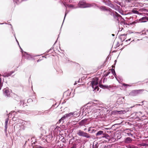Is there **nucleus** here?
I'll use <instances>...</instances> for the list:
<instances>
[{"label": "nucleus", "mask_w": 148, "mask_h": 148, "mask_svg": "<svg viewBox=\"0 0 148 148\" xmlns=\"http://www.w3.org/2000/svg\"><path fill=\"white\" fill-rule=\"evenodd\" d=\"M78 5L80 8H85L90 7L92 5L90 4L87 3L84 1H80Z\"/></svg>", "instance_id": "1"}, {"label": "nucleus", "mask_w": 148, "mask_h": 148, "mask_svg": "<svg viewBox=\"0 0 148 148\" xmlns=\"http://www.w3.org/2000/svg\"><path fill=\"white\" fill-rule=\"evenodd\" d=\"M144 91V90L143 89L134 90L132 91L130 94L131 95L135 96L139 94H142Z\"/></svg>", "instance_id": "2"}, {"label": "nucleus", "mask_w": 148, "mask_h": 148, "mask_svg": "<svg viewBox=\"0 0 148 148\" xmlns=\"http://www.w3.org/2000/svg\"><path fill=\"white\" fill-rule=\"evenodd\" d=\"M77 134L79 136L86 137L87 138H90V136L89 134L84 132L81 130H79L77 133Z\"/></svg>", "instance_id": "3"}, {"label": "nucleus", "mask_w": 148, "mask_h": 148, "mask_svg": "<svg viewBox=\"0 0 148 148\" xmlns=\"http://www.w3.org/2000/svg\"><path fill=\"white\" fill-rule=\"evenodd\" d=\"M99 8L101 11H106L107 12L108 14H111V10H112L110 8H107L104 6H100Z\"/></svg>", "instance_id": "4"}, {"label": "nucleus", "mask_w": 148, "mask_h": 148, "mask_svg": "<svg viewBox=\"0 0 148 148\" xmlns=\"http://www.w3.org/2000/svg\"><path fill=\"white\" fill-rule=\"evenodd\" d=\"M98 79L97 77H95L93 78L91 82L90 85L93 88H95V86L98 85Z\"/></svg>", "instance_id": "5"}, {"label": "nucleus", "mask_w": 148, "mask_h": 148, "mask_svg": "<svg viewBox=\"0 0 148 148\" xmlns=\"http://www.w3.org/2000/svg\"><path fill=\"white\" fill-rule=\"evenodd\" d=\"M3 92L4 94L8 97L10 96V93L9 90V89L8 88L3 89Z\"/></svg>", "instance_id": "6"}, {"label": "nucleus", "mask_w": 148, "mask_h": 148, "mask_svg": "<svg viewBox=\"0 0 148 148\" xmlns=\"http://www.w3.org/2000/svg\"><path fill=\"white\" fill-rule=\"evenodd\" d=\"M141 22H146L148 21V16H145L142 18L140 19Z\"/></svg>", "instance_id": "7"}, {"label": "nucleus", "mask_w": 148, "mask_h": 148, "mask_svg": "<svg viewBox=\"0 0 148 148\" xmlns=\"http://www.w3.org/2000/svg\"><path fill=\"white\" fill-rule=\"evenodd\" d=\"M127 34H123L121 35L120 36V38L121 39V41L123 42L125 41V39L126 38V37L127 36Z\"/></svg>", "instance_id": "8"}, {"label": "nucleus", "mask_w": 148, "mask_h": 148, "mask_svg": "<svg viewBox=\"0 0 148 148\" xmlns=\"http://www.w3.org/2000/svg\"><path fill=\"white\" fill-rule=\"evenodd\" d=\"M13 72L11 71L8 73H5L3 75V76L4 77H8L11 76V75Z\"/></svg>", "instance_id": "9"}, {"label": "nucleus", "mask_w": 148, "mask_h": 148, "mask_svg": "<svg viewBox=\"0 0 148 148\" xmlns=\"http://www.w3.org/2000/svg\"><path fill=\"white\" fill-rule=\"evenodd\" d=\"M99 86L101 88H102L103 89H108L109 88V87L108 86L106 85H103L101 84V81L99 82Z\"/></svg>", "instance_id": "10"}, {"label": "nucleus", "mask_w": 148, "mask_h": 148, "mask_svg": "<svg viewBox=\"0 0 148 148\" xmlns=\"http://www.w3.org/2000/svg\"><path fill=\"white\" fill-rule=\"evenodd\" d=\"M116 112L117 114H122L125 113L126 111L125 110L117 111Z\"/></svg>", "instance_id": "11"}, {"label": "nucleus", "mask_w": 148, "mask_h": 148, "mask_svg": "<svg viewBox=\"0 0 148 148\" xmlns=\"http://www.w3.org/2000/svg\"><path fill=\"white\" fill-rule=\"evenodd\" d=\"M135 114L136 116L135 117H136L140 118V117H141L143 116L140 115V114H142L140 112H136Z\"/></svg>", "instance_id": "12"}, {"label": "nucleus", "mask_w": 148, "mask_h": 148, "mask_svg": "<svg viewBox=\"0 0 148 148\" xmlns=\"http://www.w3.org/2000/svg\"><path fill=\"white\" fill-rule=\"evenodd\" d=\"M67 115H66V114L64 115L63 117H62L59 120V123L61 122L62 120H64L65 119H66V118H67Z\"/></svg>", "instance_id": "13"}, {"label": "nucleus", "mask_w": 148, "mask_h": 148, "mask_svg": "<svg viewBox=\"0 0 148 148\" xmlns=\"http://www.w3.org/2000/svg\"><path fill=\"white\" fill-rule=\"evenodd\" d=\"M103 132L102 131H98L96 134V136H98L102 134H103Z\"/></svg>", "instance_id": "14"}, {"label": "nucleus", "mask_w": 148, "mask_h": 148, "mask_svg": "<svg viewBox=\"0 0 148 148\" xmlns=\"http://www.w3.org/2000/svg\"><path fill=\"white\" fill-rule=\"evenodd\" d=\"M64 5L66 7V9H67V7L66 6H67L68 7L70 8H74V6L72 5H68V4H66L65 5L64 4Z\"/></svg>", "instance_id": "15"}, {"label": "nucleus", "mask_w": 148, "mask_h": 148, "mask_svg": "<svg viewBox=\"0 0 148 148\" xmlns=\"http://www.w3.org/2000/svg\"><path fill=\"white\" fill-rule=\"evenodd\" d=\"M132 141V139L130 137H127L125 139V141L127 143H129Z\"/></svg>", "instance_id": "16"}, {"label": "nucleus", "mask_w": 148, "mask_h": 148, "mask_svg": "<svg viewBox=\"0 0 148 148\" xmlns=\"http://www.w3.org/2000/svg\"><path fill=\"white\" fill-rule=\"evenodd\" d=\"M103 136H102V137H105L106 138L109 139V136L107 134H103Z\"/></svg>", "instance_id": "17"}, {"label": "nucleus", "mask_w": 148, "mask_h": 148, "mask_svg": "<svg viewBox=\"0 0 148 148\" xmlns=\"http://www.w3.org/2000/svg\"><path fill=\"white\" fill-rule=\"evenodd\" d=\"M109 70L110 71H111V72H112L113 75H116L115 70L114 69H111Z\"/></svg>", "instance_id": "18"}, {"label": "nucleus", "mask_w": 148, "mask_h": 148, "mask_svg": "<svg viewBox=\"0 0 148 148\" xmlns=\"http://www.w3.org/2000/svg\"><path fill=\"white\" fill-rule=\"evenodd\" d=\"M94 90H97V91H98L99 90V88L98 86V85L96 86H95V88H94Z\"/></svg>", "instance_id": "19"}, {"label": "nucleus", "mask_w": 148, "mask_h": 148, "mask_svg": "<svg viewBox=\"0 0 148 148\" xmlns=\"http://www.w3.org/2000/svg\"><path fill=\"white\" fill-rule=\"evenodd\" d=\"M110 72L111 71H110L109 70V71H108L107 73L105 74V77L108 76L109 75V74L110 73Z\"/></svg>", "instance_id": "20"}, {"label": "nucleus", "mask_w": 148, "mask_h": 148, "mask_svg": "<svg viewBox=\"0 0 148 148\" xmlns=\"http://www.w3.org/2000/svg\"><path fill=\"white\" fill-rule=\"evenodd\" d=\"M1 79L0 78V90L1 89L3 86V83L1 82Z\"/></svg>", "instance_id": "21"}, {"label": "nucleus", "mask_w": 148, "mask_h": 148, "mask_svg": "<svg viewBox=\"0 0 148 148\" xmlns=\"http://www.w3.org/2000/svg\"><path fill=\"white\" fill-rule=\"evenodd\" d=\"M8 123V120H6V121L5 122V127L6 129H7V127Z\"/></svg>", "instance_id": "22"}, {"label": "nucleus", "mask_w": 148, "mask_h": 148, "mask_svg": "<svg viewBox=\"0 0 148 148\" xmlns=\"http://www.w3.org/2000/svg\"><path fill=\"white\" fill-rule=\"evenodd\" d=\"M73 113L71 112L69 114H66V115H67V117H69L73 115Z\"/></svg>", "instance_id": "23"}, {"label": "nucleus", "mask_w": 148, "mask_h": 148, "mask_svg": "<svg viewBox=\"0 0 148 148\" xmlns=\"http://www.w3.org/2000/svg\"><path fill=\"white\" fill-rule=\"evenodd\" d=\"M127 147L128 148H136L135 146L131 145H128V146Z\"/></svg>", "instance_id": "24"}, {"label": "nucleus", "mask_w": 148, "mask_h": 148, "mask_svg": "<svg viewBox=\"0 0 148 148\" xmlns=\"http://www.w3.org/2000/svg\"><path fill=\"white\" fill-rule=\"evenodd\" d=\"M145 34L148 36V29H147L144 33Z\"/></svg>", "instance_id": "25"}, {"label": "nucleus", "mask_w": 148, "mask_h": 148, "mask_svg": "<svg viewBox=\"0 0 148 148\" xmlns=\"http://www.w3.org/2000/svg\"><path fill=\"white\" fill-rule=\"evenodd\" d=\"M76 146L75 145H73V146L71 148H76Z\"/></svg>", "instance_id": "26"}, {"label": "nucleus", "mask_w": 148, "mask_h": 148, "mask_svg": "<svg viewBox=\"0 0 148 148\" xmlns=\"http://www.w3.org/2000/svg\"><path fill=\"white\" fill-rule=\"evenodd\" d=\"M134 12L135 13L137 14L138 13V12L137 11H134Z\"/></svg>", "instance_id": "27"}, {"label": "nucleus", "mask_w": 148, "mask_h": 148, "mask_svg": "<svg viewBox=\"0 0 148 148\" xmlns=\"http://www.w3.org/2000/svg\"><path fill=\"white\" fill-rule=\"evenodd\" d=\"M38 148H45V147H44L41 146H39L38 147Z\"/></svg>", "instance_id": "28"}, {"label": "nucleus", "mask_w": 148, "mask_h": 148, "mask_svg": "<svg viewBox=\"0 0 148 148\" xmlns=\"http://www.w3.org/2000/svg\"><path fill=\"white\" fill-rule=\"evenodd\" d=\"M127 134H128V135H129V136H132V134L130 133H127Z\"/></svg>", "instance_id": "29"}, {"label": "nucleus", "mask_w": 148, "mask_h": 148, "mask_svg": "<svg viewBox=\"0 0 148 148\" xmlns=\"http://www.w3.org/2000/svg\"><path fill=\"white\" fill-rule=\"evenodd\" d=\"M42 59H39L37 61L38 62H40V61H42Z\"/></svg>", "instance_id": "30"}, {"label": "nucleus", "mask_w": 148, "mask_h": 148, "mask_svg": "<svg viewBox=\"0 0 148 148\" xmlns=\"http://www.w3.org/2000/svg\"><path fill=\"white\" fill-rule=\"evenodd\" d=\"M131 39H129L128 40H127L125 41V42H127L128 41H130Z\"/></svg>", "instance_id": "31"}, {"label": "nucleus", "mask_w": 148, "mask_h": 148, "mask_svg": "<svg viewBox=\"0 0 148 148\" xmlns=\"http://www.w3.org/2000/svg\"><path fill=\"white\" fill-rule=\"evenodd\" d=\"M137 22H139V21H135L133 23H136Z\"/></svg>", "instance_id": "32"}, {"label": "nucleus", "mask_w": 148, "mask_h": 148, "mask_svg": "<svg viewBox=\"0 0 148 148\" xmlns=\"http://www.w3.org/2000/svg\"><path fill=\"white\" fill-rule=\"evenodd\" d=\"M90 130V127L88 129V131L89 132Z\"/></svg>", "instance_id": "33"}, {"label": "nucleus", "mask_w": 148, "mask_h": 148, "mask_svg": "<svg viewBox=\"0 0 148 148\" xmlns=\"http://www.w3.org/2000/svg\"><path fill=\"white\" fill-rule=\"evenodd\" d=\"M14 119V117H13V118H12V119L13 120H15V119Z\"/></svg>", "instance_id": "34"}, {"label": "nucleus", "mask_w": 148, "mask_h": 148, "mask_svg": "<svg viewBox=\"0 0 148 148\" xmlns=\"http://www.w3.org/2000/svg\"><path fill=\"white\" fill-rule=\"evenodd\" d=\"M112 68H114V66H112Z\"/></svg>", "instance_id": "35"}, {"label": "nucleus", "mask_w": 148, "mask_h": 148, "mask_svg": "<svg viewBox=\"0 0 148 148\" xmlns=\"http://www.w3.org/2000/svg\"><path fill=\"white\" fill-rule=\"evenodd\" d=\"M67 13H66V12H65V16L66 15V14Z\"/></svg>", "instance_id": "36"}, {"label": "nucleus", "mask_w": 148, "mask_h": 148, "mask_svg": "<svg viewBox=\"0 0 148 148\" xmlns=\"http://www.w3.org/2000/svg\"><path fill=\"white\" fill-rule=\"evenodd\" d=\"M86 130V128H85L84 129V130Z\"/></svg>", "instance_id": "37"}, {"label": "nucleus", "mask_w": 148, "mask_h": 148, "mask_svg": "<svg viewBox=\"0 0 148 148\" xmlns=\"http://www.w3.org/2000/svg\"><path fill=\"white\" fill-rule=\"evenodd\" d=\"M112 35L113 36L114 35V34H112Z\"/></svg>", "instance_id": "38"}, {"label": "nucleus", "mask_w": 148, "mask_h": 148, "mask_svg": "<svg viewBox=\"0 0 148 148\" xmlns=\"http://www.w3.org/2000/svg\"><path fill=\"white\" fill-rule=\"evenodd\" d=\"M105 0H104L103 1V2L105 3H106V2H105Z\"/></svg>", "instance_id": "39"}, {"label": "nucleus", "mask_w": 148, "mask_h": 148, "mask_svg": "<svg viewBox=\"0 0 148 148\" xmlns=\"http://www.w3.org/2000/svg\"><path fill=\"white\" fill-rule=\"evenodd\" d=\"M123 85H125V84H123Z\"/></svg>", "instance_id": "40"}]
</instances>
